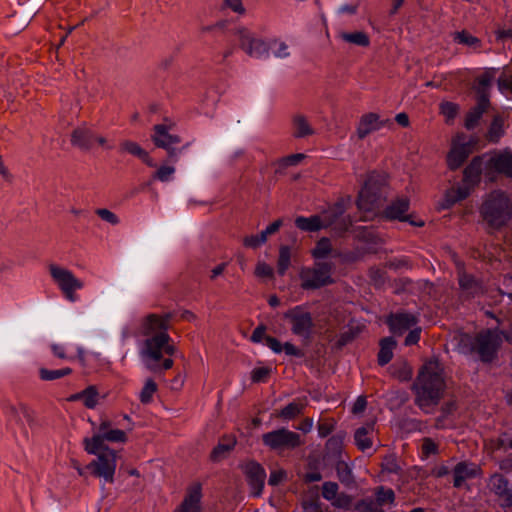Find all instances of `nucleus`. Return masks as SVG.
Listing matches in <instances>:
<instances>
[{
    "instance_id": "864d4df0",
    "label": "nucleus",
    "mask_w": 512,
    "mask_h": 512,
    "mask_svg": "<svg viewBox=\"0 0 512 512\" xmlns=\"http://www.w3.org/2000/svg\"><path fill=\"white\" fill-rule=\"evenodd\" d=\"M469 194V189L467 187H458L456 189H451L446 194V202L447 206H451L454 203L465 199Z\"/></svg>"
},
{
    "instance_id": "6ab92c4d",
    "label": "nucleus",
    "mask_w": 512,
    "mask_h": 512,
    "mask_svg": "<svg viewBox=\"0 0 512 512\" xmlns=\"http://www.w3.org/2000/svg\"><path fill=\"white\" fill-rule=\"evenodd\" d=\"M3 410L10 421H14L17 424H22L24 421L28 424L33 423L32 412L22 402L7 401L3 405Z\"/></svg>"
},
{
    "instance_id": "9b49d317",
    "label": "nucleus",
    "mask_w": 512,
    "mask_h": 512,
    "mask_svg": "<svg viewBox=\"0 0 512 512\" xmlns=\"http://www.w3.org/2000/svg\"><path fill=\"white\" fill-rule=\"evenodd\" d=\"M284 318L291 323V331L302 337L309 339L313 329V319L311 313L302 306H296L284 313Z\"/></svg>"
},
{
    "instance_id": "39448f33",
    "label": "nucleus",
    "mask_w": 512,
    "mask_h": 512,
    "mask_svg": "<svg viewBox=\"0 0 512 512\" xmlns=\"http://www.w3.org/2000/svg\"><path fill=\"white\" fill-rule=\"evenodd\" d=\"M173 318L171 312L164 314H149L140 324V333L144 337L139 351H146L153 346L155 339H161L163 335H169L170 321Z\"/></svg>"
},
{
    "instance_id": "a878e982",
    "label": "nucleus",
    "mask_w": 512,
    "mask_h": 512,
    "mask_svg": "<svg viewBox=\"0 0 512 512\" xmlns=\"http://www.w3.org/2000/svg\"><path fill=\"white\" fill-rule=\"evenodd\" d=\"M487 167L498 173L512 177V152L503 151L491 156L487 162Z\"/></svg>"
},
{
    "instance_id": "58836bf2",
    "label": "nucleus",
    "mask_w": 512,
    "mask_h": 512,
    "mask_svg": "<svg viewBox=\"0 0 512 512\" xmlns=\"http://www.w3.org/2000/svg\"><path fill=\"white\" fill-rule=\"evenodd\" d=\"M339 38L346 43L353 44L360 47H368L370 45V38L367 33L363 31L339 33Z\"/></svg>"
},
{
    "instance_id": "ddd939ff",
    "label": "nucleus",
    "mask_w": 512,
    "mask_h": 512,
    "mask_svg": "<svg viewBox=\"0 0 512 512\" xmlns=\"http://www.w3.org/2000/svg\"><path fill=\"white\" fill-rule=\"evenodd\" d=\"M105 441L124 443L127 441V435L123 430L120 429H112L108 432H105V434L95 433L91 438H84V449L88 454H98L100 450L108 448L105 445Z\"/></svg>"
},
{
    "instance_id": "13d9d810",
    "label": "nucleus",
    "mask_w": 512,
    "mask_h": 512,
    "mask_svg": "<svg viewBox=\"0 0 512 512\" xmlns=\"http://www.w3.org/2000/svg\"><path fill=\"white\" fill-rule=\"evenodd\" d=\"M95 212L102 220L110 223L111 225H117L119 223L118 216L109 209L99 208Z\"/></svg>"
},
{
    "instance_id": "a211bd4d",
    "label": "nucleus",
    "mask_w": 512,
    "mask_h": 512,
    "mask_svg": "<svg viewBox=\"0 0 512 512\" xmlns=\"http://www.w3.org/2000/svg\"><path fill=\"white\" fill-rule=\"evenodd\" d=\"M171 338L169 335H163L161 339H155L153 346L146 351L145 356L150 363L155 360H162L164 354L169 356L175 355L177 352L176 347L170 343Z\"/></svg>"
},
{
    "instance_id": "20e7f679",
    "label": "nucleus",
    "mask_w": 512,
    "mask_h": 512,
    "mask_svg": "<svg viewBox=\"0 0 512 512\" xmlns=\"http://www.w3.org/2000/svg\"><path fill=\"white\" fill-rule=\"evenodd\" d=\"M334 265L331 262L316 261L312 266H303L299 270L300 287L313 291L334 283L332 277Z\"/></svg>"
},
{
    "instance_id": "b1692460",
    "label": "nucleus",
    "mask_w": 512,
    "mask_h": 512,
    "mask_svg": "<svg viewBox=\"0 0 512 512\" xmlns=\"http://www.w3.org/2000/svg\"><path fill=\"white\" fill-rule=\"evenodd\" d=\"M390 330L397 335H402L417 324V318L409 313L392 314L387 321Z\"/></svg>"
},
{
    "instance_id": "774afa93",
    "label": "nucleus",
    "mask_w": 512,
    "mask_h": 512,
    "mask_svg": "<svg viewBox=\"0 0 512 512\" xmlns=\"http://www.w3.org/2000/svg\"><path fill=\"white\" fill-rule=\"evenodd\" d=\"M356 337V332L353 329L343 332L337 340V346L339 348L345 346Z\"/></svg>"
},
{
    "instance_id": "f8f14e48",
    "label": "nucleus",
    "mask_w": 512,
    "mask_h": 512,
    "mask_svg": "<svg viewBox=\"0 0 512 512\" xmlns=\"http://www.w3.org/2000/svg\"><path fill=\"white\" fill-rule=\"evenodd\" d=\"M152 140L157 147H161L167 151L168 157L172 162H176L181 152L188 147V144H186L181 148H175L174 145L181 142L180 137L169 133L168 128L162 124L154 126Z\"/></svg>"
},
{
    "instance_id": "37998d69",
    "label": "nucleus",
    "mask_w": 512,
    "mask_h": 512,
    "mask_svg": "<svg viewBox=\"0 0 512 512\" xmlns=\"http://www.w3.org/2000/svg\"><path fill=\"white\" fill-rule=\"evenodd\" d=\"M292 250L287 245H282L279 248V255L277 260V272L284 275L291 265Z\"/></svg>"
},
{
    "instance_id": "3c124183",
    "label": "nucleus",
    "mask_w": 512,
    "mask_h": 512,
    "mask_svg": "<svg viewBox=\"0 0 512 512\" xmlns=\"http://www.w3.org/2000/svg\"><path fill=\"white\" fill-rule=\"evenodd\" d=\"M357 512H385L376 501L368 497L358 501L355 505Z\"/></svg>"
},
{
    "instance_id": "c03bdc74",
    "label": "nucleus",
    "mask_w": 512,
    "mask_h": 512,
    "mask_svg": "<svg viewBox=\"0 0 512 512\" xmlns=\"http://www.w3.org/2000/svg\"><path fill=\"white\" fill-rule=\"evenodd\" d=\"M72 399H82L87 408H94L98 403V392L94 386H89L82 392L74 395Z\"/></svg>"
},
{
    "instance_id": "f704fd0d",
    "label": "nucleus",
    "mask_w": 512,
    "mask_h": 512,
    "mask_svg": "<svg viewBox=\"0 0 512 512\" xmlns=\"http://www.w3.org/2000/svg\"><path fill=\"white\" fill-rule=\"evenodd\" d=\"M293 132L295 138H305L315 133L307 118L303 115H295L292 120Z\"/></svg>"
},
{
    "instance_id": "7ed1b4c3",
    "label": "nucleus",
    "mask_w": 512,
    "mask_h": 512,
    "mask_svg": "<svg viewBox=\"0 0 512 512\" xmlns=\"http://www.w3.org/2000/svg\"><path fill=\"white\" fill-rule=\"evenodd\" d=\"M480 212L487 226L498 230L512 218V202L504 192L493 191L485 198Z\"/></svg>"
},
{
    "instance_id": "c9c22d12",
    "label": "nucleus",
    "mask_w": 512,
    "mask_h": 512,
    "mask_svg": "<svg viewBox=\"0 0 512 512\" xmlns=\"http://www.w3.org/2000/svg\"><path fill=\"white\" fill-rule=\"evenodd\" d=\"M475 341L476 335L472 336L467 333H458L453 337L457 351L462 354H473Z\"/></svg>"
},
{
    "instance_id": "79ce46f5",
    "label": "nucleus",
    "mask_w": 512,
    "mask_h": 512,
    "mask_svg": "<svg viewBox=\"0 0 512 512\" xmlns=\"http://www.w3.org/2000/svg\"><path fill=\"white\" fill-rule=\"evenodd\" d=\"M337 477L339 481L347 487L352 486L355 483L352 470L349 465L344 461H338L335 466Z\"/></svg>"
},
{
    "instance_id": "e433bc0d",
    "label": "nucleus",
    "mask_w": 512,
    "mask_h": 512,
    "mask_svg": "<svg viewBox=\"0 0 512 512\" xmlns=\"http://www.w3.org/2000/svg\"><path fill=\"white\" fill-rule=\"evenodd\" d=\"M505 117L497 114L493 117L492 122L487 131L486 137L489 142L497 143L505 133Z\"/></svg>"
},
{
    "instance_id": "393cba45",
    "label": "nucleus",
    "mask_w": 512,
    "mask_h": 512,
    "mask_svg": "<svg viewBox=\"0 0 512 512\" xmlns=\"http://www.w3.org/2000/svg\"><path fill=\"white\" fill-rule=\"evenodd\" d=\"M94 134L86 125L79 126L72 131L71 144L83 151H89L94 144Z\"/></svg>"
},
{
    "instance_id": "6e6d98bb",
    "label": "nucleus",
    "mask_w": 512,
    "mask_h": 512,
    "mask_svg": "<svg viewBox=\"0 0 512 512\" xmlns=\"http://www.w3.org/2000/svg\"><path fill=\"white\" fill-rule=\"evenodd\" d=\"M174 173H175L174 166L162 165L155 172L154 178L161 182H167L172 178Z\"/></svg>"
},
{
    "instance_id": "49530a36",
    "label": "nucleus",
    "mask_w": 512,
    "mask_h": 512,
    "mask_svg": "<svg viewBox=\"0 0 512 512\" xmlns=\"http://www.w3.org/2000/svg\"><path fill=\"white\" fill-rule=\"evenodd\" d=\"M375 497L377 504L381 507L385 504H393L395 500V493L390 488L379 486L375 489Z\"/></svg>"
},
{
    "instance_id": "cd10ccee",
    "label": "nucleus",
    "mask_w": 512,
    "mask_h": 512,
    "mask_svg": "<svg viewBox=\"0 0 512 512\" xmlns=\"http://www.w3.org/2000/svg\"><path fill=\"white\" fill-rule=\"evenodd\" d=\"M375 433V422L369 421L365 425L356 429L354 433V441L356 446L361 450L365 451L372 447V437Z\"/></svg>"
},
{
    "instance_id": "5fc2aeb1",
    "label": "nucleus",
    "mask_w": 512,
    "mask_h": 512,
    "mask_svg": "<svg viewBox=\"0 0 512 512\" xmlns=\"http://www.w3.org/2000/svg\"><path fill=\"white\" fill-rule=\"evenodd\" d=\"M157 391V384L152 379H147L144 387L140 392V401L148 404L152 400L153 394Z\"/></svg>"
},
{
    "instance_id": "4c0bfd02",
    "label": "nucleus",
    "mask_w": 512,
    "mask_h": 512,
    "mask_svg": "<svg viewBox=\"0 0 512 512\" xmlns=\"http://www.w3.org/2000/svg\"><path fill=\"white\" fill-rule=\"evenodd\" d=\"M307 401L306 399H297L288 405H286L279 413L278 417H281L285 420H291L296 418L298 415L302 414L304 408L306 407Z\"/></svg>"
},
{
    "instance_id": "09e8293b",
    "label": "nucleus",
    "mask_w": 512,
    "mask_h": 512,
    "mask_svg": "<svg viewBox=\"0 0 512 512\" xmlns=\"http://www.w3.org/2000/svg\"><path fill=\"white\" fill-rule=\"evenodd\" d=\"M273 49V55L279 59L289 58L291 55L288 44L281 39H273L270 43Z\"/></svg>"
},
{
    "instance_id": "bb28decb",
    "label": "nucleus",
    "mask_w": 512,
    "mask_h": 512,
    "mask_svg": "<svg viewBox=\"0 0 512 512\" xmlns=\"http://www.w3.org/2000/svg\"><path fill=\"white\" fill-rule=\"evenodd\" d=\"M409 199L407 197H398L384 210V215L390 220L409 221L406 212L409 209Z\"/></svg>"
},
{
    "instance_id": "9d476101",
    "label": "nucleus",
    "mask_w": 512,
    "mask_h": 512,
    "mask_svg": "<svg viewBox=\"0 0 512 512\" xmlns=\"http://www.w3.org/2000/svg\"><path fill=\"white\" fill-rule=\"evenodd\" d=\"M95 455L97 458L93 460L87 468L93 469L95 476L103 478L106 482L112 483L114 481V474L116 470V452L110 448H105Z\"/></svg>"
},
{
    "instance_id": "ea45409f",
    "label": "nucleus",
    "mask_w": 512,
    "mask_h": 512,
    "mask_svg": "<svg viewBox=\"0 0 512 512\" xmlns=\"http://www.w3.org/2000/svg\"><path fill=\"white\" fill-rule=\"evenodd\" d=\"M396 347V341L392 337H387L381 340L380 350L378 353V363L386 365L393 357V350Z\"/></svg>"
},
{
    "instance_id": "8fccbe9b",
    "label": "nucleus",
    "mask_w": 512,
    "mask_h": 512,
    "mask_svg": "<svg viewBox=\"0 0 512 512\" xmlns=\"http://www.w3.org/2000/svg\"><path fill=\"white\" fill-rule=\"evenodd\" d=\"M120 147L123 151L128 152L134 156H137L143 161H146V159H148V153L145 150H143L136 142L126 140L120 144Z\"/></svg>"
},
{
    "instance_id": "bf43d9fd",
    "label": "nucleus",
    "mask_w": 512,
    "mask_h": 512,
    "mask_svg": "<svg viewBox=\"0 0 512 512\" xmlns=\"http://www.w3.org/2000/svg\"><path fill=\"white\" fill-rule=\"evenodd\" d=\"M335 427V422L333 420H325L318 423V433L320 437L328 436Z\"/></svg>"
},
{
    "instance_id": "7c9ffc66",
    "label": "nucleus",
    "mask_w": 512,
    "mask_h": 512,
    "mask_svg": "<svg viewBox=\"0 0 512 512\" xmlns=\"http://www.w3.org/2000/svg\"><path fill=\"white\" fill-rule=\"evenodd\" d=\"M201 486H192L181 506L175 512H200Z\"/></svg>"
},
{
    "instance_id": "2eb2a0df",
    "label": "nucleus",
    "mask_w": 512,
    "mask_h": 512,
    "mask_svg": "<svg viewBox=\"0 0 512 512\" xmlns=\"http://www.w3.org/2000/svg\"><path fill=\"white\" fill-rule=\"evenodd\" d=\"M237 34L240 38V47L250 57L261 58L268 54L269 47L267 43L254 37L247 29L239 28Z\"/></svg>"
},
{
    "instance_id": "4be33fe9",
    "label": "nucleus",
    "mask_w": 512,
    "mask_h": 512,
    "mask_svg": "<svg viewBox=\"0 0 512 512\" xmlns=\"http://www.w3.org/2000/svg\"><path fill=\"white\" fill-rule=\"evenodd\" d=\"M391 124L392 122L389 119L381 120L377 114L368 113L361 117L357 127V135L360 139H364L370 133Z\"/></svg>"
},
{
    "instance_id": "603ef678",
    "label": "nucleus",
    "mask_w": 512,
    "mask_h": 512,
    "mask_svg": "<svg viewBox=\"0 0 512 512\" xmlns=\"http://www.w3.org/2000/svg\"><path fill=\"white\" fill-rule=\"evenodd\" d=\"M501 92H512V67H506L497 80Z\"/></svg>"
},
{
    "instance_id": "423d86ee",
    "label": "nucleus",
    "mask_w": 512,
    "mask_h": 512,
    "mask_svg": "<svg viewBox=\"0 0 512 512\" xmlns=\"http://www.w3.org/2000/svg\"><path fill=\"white\" fill-rule=\"evenodd\" d=\"M49 272L63 296L71 303L76 302L78 300L76 291L84 287L83 281L78 279L69 269L56 264L49 265Z\"/></svg>"
},
{
    "instance_id": "052dcab7",
    "label": "nucleus",
    "mask_w": 512,
    "mask_h": 512,
    "mask_svg": "<svg viewBox=\"0 0 512 512\" xmlns=\"http://www.w3.org/2000/svg\"><path fill=\"white\" fill-rule=\"evenodd\" d=\"M303 512H323L318 499L304 500L302 502Z\"/></svg>"
},
{
    "instance_id": "6e6552de",
    "label": "nucleus",
    "mask_w": 512,
    "mask_h": 512,
    "mask_svg": "<svg viewBox=\"0 0 512 512\" xmlns=\"http://www.w3.org/2000/svg\"><path fill=\"white\" fill-rule=\"evenodd\" d=\"M340 214H342V210L337 208L331 215L325 216L324 219L317 215L311 217L299 216L295 219V225L299 229L309 232L319 231L322 228L335 225V230L342 232L348 229L352 224V221L350 219L343 218L341 222H338Z\"/></svg>"
},
{
    "instance_id": "412c9836",
    "label": "nucleus",
    "mask_w": 512,
    "mask_h": 512,
    "mask_svg": "<svg viewBox=\"0 0 512 512\" xmlns=\"http://www.w3.org/2000/svg\"><path fill=\"white\" fill-rule=\"evenodd\" d=\"M245 473L254 496H259L264 487L266 473L264 468L256 463L249 462L245 466Z\"/></svg>"
},
{
    "instance_id": "c756f323",
    "label": "nucleus",
    "mask_w": 512,
    "mask_h": 512,
    "mask_svg": "<svg viewBox=\"0 0 512 512\" xmlns=\"http://www.w3.org/2000/svg\"><path fill=\"white\" fill-rule=\"evenodd\" d=\"M497 72L498 69L496 68H487L479 77H477L474 89L477 92L478 98L482 99V97H484L489 99V89Z\"/></svg>"
},
{
    "instance_id": "f3484780",
    "label": "nucleus",
    "mask_w": 512,
    "mask_h": 512,
    "mask_svg": "<svg viewBox=\"0 0 512 512\" xmlns=\"http://www.w3.org/2000/svg\"><path fill=\"white\" fill-rule=\"evenodd\" d=\"M322 496L335 508L348 509L352 505V497L344 492L340 493L336 482H324L322 485Z\"/></svg>"
},
{
    "instance_id": "4d7b16f0",
    "label": "nucleus",
    "mask_w": 512,
    "mask_h": 512,
    "mask_svg": "<svg viewBox=\"0 0 512 512\" xmlns=\"http://www.w3.org/2000/svg\"><path fill=\"white\" fill-rule=\"evenodd\" d=\"M440 108L447 121L454 119L459 110L458 105L452 102H444L440 105Z\"/></svg>"
},
{
    "instance_id": "4468645a",
    "label": "nucleus",
    "mask_w": 512,
    "mask_h": 512,
    "mask_svg": "<svg viewBox=\"0 0 512 512\" xmlns=\"http://www.w3.org/2000/svg\"><path fill=\"white\" fill-rule=\"evenodd\" d=\"M473 143L466 140L464 134L456 135L447 155V165L451 170L458 169L472 153Z\"/></svg>"
},
{
    "instance_id": "680f3d73",
    "label": "nucleus",
    "mask_w": 512,
    "mask_h": 512,
    "mask_svg": "<svg viewBox=\"0 0 512 512\" xmlns=\"http://www.w3.org/2000/svg\"><path fill=\"white\" fill-rule=\"evenodd\" d=\"M281 226H282V220L281 219H278V220L274 221L272 224H270L265 230H263L260 233L261 240H264L266 242L267 239H268V236L276 233Z\"/></svg>"
},
{
    "instance_id": "5701e85b",
    "label": "nucleus",
    "mask_w": 512,
    "mask_h": 512,
    "mask_svg": "<svg viewBox=\"0 0 512 512\" xmlns=\"http://www.w3.org/2000/svg\"><path fill=\"white\" fill-rule=\"evenodd\" d=\"M480 472V467L475 463L459 462L453 469L454 487L460 488L465 481L477 477Z\"/></svg>"
},
{
    "instance_id": "a19ab883",
    "label": "nucleus",
    "mask_w": 512,
    "mask_h": 512,
    "mask_svg": "<svg viewBox=\"0 0 512 512\" xmlns=\"http://www.w3.org/2000/svg\"><path fill=\"white\" fill-rule=\"evenodd\" d=\"M139 355L146 369L153 373H162L163 371L171 369L174 364L171 358H162V360H155L154 362L150 363L143 351H139Z\"/></svg>"
},
{
    "instance_id": "f257e3e1",
    "label": "nucleus",
    "mask_w": 512,
    "mask_h": 512,
    "mask_svg": "<svg viewBox=\"0 0 512 512\" xmlns=\"http://www.w3.org/2000/svg\"><path fill=\"white\" fill-rule=\"evenodd\" d=\"M445 387L443 365L435 358L426 361L420 368L412 385L415 404L424 413H431L434 407L439 404Z\"/></svg>"
},
{
    "instance_id": "69168bd1",
    "label": "nucleus",
    "mask_w": 512,
    "mask_h": 512,
    "mask_svg": "<svg viewBox=\"0 0 512 512\" xmlns=\"http://www.w3.org/2000/svg\"><path fill=\"white\" fill-rule=\"evenodd\" d=\"M264 243H265V241L261 240L260 234L259 235H249V236L244 237V239H243V244L249 248H257Z\"/></svg>"
},
{
    "instance_id": "e2e57ef3",
    "label": "nucleus",
    "mask_w": 512,
    "mask_h": 512,
    "mask_svg": "<svg viewBox=\"0 0 512 512\" xmlns=\"http://www.w3.org/2000/svg\"><path fill=\"white\" fill-rule=\"evenodd\" d=\"M271 369L267 367L255 368L251 373V379L253 382H261L270 374Z\"/></svg>"
},
{
    "instance_id": "a18cd8bd",
    "label": "nucleus",
    "mask_w": 512,
    "mask_h": 512,
    "mask_svg": "<svg viewBox=\"0 0 512 512\" xmlns=\"http://www.w3.org/2000/svg\"><path fill=\"white\" fill-rule=\"evenodd\" d=\"M482 171V160L474 158L464 170V179L467 182H475Z\"/></svg>"
},
{
    "instance_id": "aec40b11",
    "label": "nucleus",
    "mask_w": 512,
    "mask_h": 512,
    "mask_svg": "<svg viewBox=\"0 0 512 512\" xmlns=\"http://www.w3.org/2000/svg\"><path fill=\"white\" fill-rule=\"evenodd\" d=\"M311 255L316 260L324 259L328 256L341 258L344 262L354 261L356 258L350 254H343L338 250L333 249L331 241L323 237L315 245L311 251Z\"/></svg>"
},
{
    "instance_id": "f03ea898",
    "label": "nucleus",
    "mask_w": 512,
    "mask_h": 512,
    "mask_svg": "<svg viewBox=\"0 0 512 512\" xmlns=\"http://www.w3.org/2000/svg\"><path fill=\"white\" fill-rule=\"evenodd\" d=\"M386 179L375 172L370 173L359 192L357 207L364 213L363 220L374 215L383 205L386 198Z\"/></svg>"
},
{
    "instance_id": "c85d7f7f",
    "label": "nucleus",
    "mask_w": 512,
    "mask_h": 512,
    "mask_svg": "<svg viewBox=\"0 0 512 512\" xmlns=\"http://www.w3.org/2000/svg\"><path fill=\"white\" fill-rule=\"evenodd\" d=\"M452 38L456 44L466 47L469 52H480L482 49L481 39L467 30L455 31Z\"/></svg>"
},
{
    "instance_id": "2f4dec72",
    "label": "nucleus",
    "mask_w": 512,
    "mask_h": 512,
    "mask_svg": "<svg viewBox=\"0 0 512 512\" xmlns=\"http://www.w3.org/2000/svg\"><path fill=\"white\" fill-rule=\"evenodd\" d=\"M490 106V101L488 98L482 97V99L477 98V104L474 106L466 115L465 119V127L468 130L475 128L482 117L483 113Z\"/></svg>"
},
{
    "instance_id": "de8ad7c7",
    "label": "nucleus",
    "mask_w": 512,
    "mask_h": 512,
    "mask_svg": "<svg viewBox=\"0 0 512 512\" xmlns=\"http://www.w3.org/2000/svg\"><path fill=\"white\" fill-rule=\"evenodd\" d=\"M72 373V369L70 368H62L57 370H49L47 368H40L39 369V376L41 380L44 381H53L59 378H62L64 376H67Z\"/></svg>"
},
{
    "instance_id": "72a5a7b5",
    "label": "nucleus",
    "mask_w": 512,
    "mask_h": 512,
    "mask_svg": "<svg viewBox=\"0 0 512 512\" xmlns=\"http://www.w3.org/2000/svg\"><path fill=\"white\" fill-rule=\"evenodd\" d=\"M459 285L468 296H476L483 292L481 283L465 272L459 273Z\"/></svg>"
},
{
    "instance_id": "0eeeda50",
    "label": "nucleus",
    "mask_w": 512,
    "mask_h": 512,
    "mask_svg": "<svg viewBox=\"0 0 512 512\" xmlns=\"http://www.w3.org/2000/svg\"><path fill=\"white\" fill-rule=\"evenodd\" d=\"M502 345V333L498 329H486L476 334L474 353L482 362L490 363L496 359Z\"/></svg>"
},
{
    "instance_id": "0e129e2a",
    "label": "nucleus",
    "mask_w": 512,
    "mask_h": 512,
    "mask_svg": "<svg viewBox=\"0 0 512 512\" xmlns=\"http://www.w3.org/2000/svg\"><path fill=\"white\" fill-rule=\"evenodd\" d=\"M287 477V473L283 469L274 470L271 472L269 477V484L272 486L278 485Z\"/></svg>"
},
{
    "instance_id": "338daca9",
    "label": "nucleus",
    "mask_w": 512,
    "mask_h": 512,
    "mask_svg": "<svg viewBox=\"0 0 512 512\" xmlns=\"http://www.w3.org/2000/svg\"><path fill=\"white\" fill-rule=\"evenodd\" d=\"M255 274L258 277H272L273 269L264 262H259L255 269Z\"/></svg>"
},
{
    "instance_id": "473e14b6",
    "label": "nucleus",
    "mask_w": 512,
    "mask_h": 512,
    "mask_svg": "<svg viewBox=\"0 0 512 512\" xmlns=\"http://www.w3.org/2000/svg\"><path fill=\"white\" fill-rule=\"evenodd\" d=\"M236 445V438L232 435L223 436L211 452V459L215 462L225 459Z\"/></svg>"
},
{
    "instance_id": "dca6fc26",
    "label": "nucleus",
    "mask_w": 512,
    "mask_h": 512,
    "mask_svg": "<svg viewBox=\"0 0 512 512\" xmlns=\"http://www.w3.org/2000/svg\"><path fill=\"white\" fill-rule=\"evenodd\" d=\"M489 490L497 496L501 507H512V488L509 481L501 474H494L488 482Z\"/></svg>"
},
{
    "instance_id": "1a4fd4ad",
    "label": "nucleus",
    "mask_w": 512,
    "mask_h": 512,
    "mask_svg": "<svg viewBox=\"0 0 512 512\" xmlns=\"http://www.w3.org/2000/svg\"><path fill=\"white\" fill-rule=\"evenodd\" d=\"M263 444L271 450H292L302 444L301 436L286 428H279L262 435Z\"/></svg>"
}]
</instances>
